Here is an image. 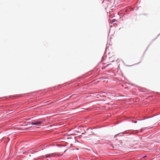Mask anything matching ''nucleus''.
<instances>
[{
    "label": "nucleus",
    "mask_w": 160,
    "mask_h": 160,
    "mask_svg": "<svg viewBox=\"0 0 160 160\" xmlns=\"http://www.w3.org/2000/svg\"><path fill=\"white\" fill-rule=\"evenodd\" d=\"M118 134H117V135H115L114 136V138H115L116 137H117L118 136Z\"/></svg>",
    "instance_id": "obj_3"
},
{
    "label": "nucleus",
    "mask_w": 160,
    "mask_h": 160,
    "mask_svg": "<svg viewBox=\"0 0 160 160\" xmlns=\"http://www.w3.org/2000/svg\"><path fill=\"white\" fill-rule=\"evenodd\" d=\"M42 121H36L35 122H33L31 123L32 125H37L39 124H41L42 123Z\"/></svg>",
    "instance_id": "obj_1"
},
{
    "label": "nucleus",
    "mask_w": 160,
    "mask_h": 160,
    "mask_svg": "<svg viewBox=\"0 0 160 160\" xmlns=\"http://www.w3.org/2000/svg\"><path fill=\"white\" fill-rule=\"evenodd\" d=\"M56 154L55 153H51L49 154L48 155H47L45 156V158H47L48 157H54L55 156V155H56Z\"/></svg>",
    "instance_id": "obj_2"
}]
</instances>
